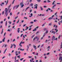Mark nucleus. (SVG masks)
Returning <instances> with one entry per match:
<instances>
[{
    "mask_svg": "<svg viewBox=\"0 0 62 62\" xmlns=\"http://www.w3.org/2000/svg\"><path fill=\"white\" fill-rule=\"evenodd\" d=\"M20 5H21V7L22 8H23V7L24 6V5L23 4V2L21 3Z\"/></svg>",
    "mask_w": 62,
    "mask_h": 62,
    "instance_id": "5",
    "label": "nucleus"
},
{
    "mask_svg": "<svg viewBox=\"0 0 62 62\" xmlns=\"http://www.w3.org/2000/svg\"><path fill=\"white\" fill-rule=\"evenodd\" d=\"M47 3H51V1L49 0H47Z\"/></svg>",
    "mask_w": 62,
    "mask_h": 62,
    "instance_id": "22",
    "label": "nucleus"
},
{
    "mask_svg": "<svg viewBox=\"0 0 62 62\" xmlns=\"http://www.w3.org/2000/svg\"><path fill=\"white\" fill-rule=\"evenodd\" d=\"M33 47L34 48L36 47V46H35L34 45H33Z\"/></svg>",
    "mask_w": 62,
    "mask_h": 62,
    "instance_id": "30",
    "label": "nucleus"
},
{
    "mask_svg": "<svg viewBox=\"0 0 62 62\" xmlns=\"http://www.w3.org/2000/svg\"><path fill=\"white\" fill-rule=\"evenodd\" d=\"M6 18H5L4 19V21L5 22L6 21Z\"/></svg>",
    "mask_w": 62,
    "mask_h": 62,
    "instance_id": "48",
    "label": "nucleus"
},
{
    "mask_svg": "<svg viewBox=\"0 0 62 62\" xmlns=\"http://www.w3.org/2000/svg\"><path fill=\"white\" fill-rule=\"evenodd\" d=\"M23 59H24V58H21V59H20V61H22V60H23Z\"/></svg>",
    "mask_w": 62,
    "mask_h": 62,
    "instance_id": "39",
    "label": "nucleus"
},
{
    "mask_svg": "<svg viewBox=\"0 0 62 62\" xmlns=\"http://www.w3.org/2000/svg\"><path fill=\"white\" fill-rule=\"evenodd\" d=\"M48 33V30H47L46 31V34H47V33Z\"/></svg>",
    "mask_w": 62,
    "mask_h": 62,
    "instance_id": "26",
    "label": "nucleus"
},
{
    "mask_svg": "<svg viewBox=\"0 0 62 62\" xmlns=\"http://www.w3.org/2000/svg\"><path fill=\"white\" fill-rule=\"evenodd\" d=\"M32 57L31 56H29L28 57V58H31Z\"/></svg>",
    "mask_w": 62,
    "mask_h": 62,
    "instance_id": "58",
    "label": "nucleus"
},
{
    "mask_svg": "<svg viewBox=\"0 0 62 62\" xmlns=\"http://www.w3.org/2000/svg\"><path fill=\"white\" fill-rule=\"evenodd\" d=\"M44 26H45V24H43L42 25V27H43Z\"/></svg>",
    "mask_w": 62,
    "mask_h": 62,
    "instance_id": "29",
    "label": "nucleus"
},
{
    "mask_svg": "<svg viewBox=\"0 0 62 62\" xmlns=\"http://www.w3.org/2000/svg\"><path fill=\"white\" fill-rule=\"evenodd\" d=\"M45 33H44L43 36V37H45Z\"/></svg>",
    "mask_w": 62,
    "mask_h": 62,
    "instance_id": "32",
    "label": "nucleus"
},
{
    "mask_svg": "<svg viewBox=\"0 0 62 62\" xmlns=\"http://www.w3.org/2000/svg\"><path fill=\"white\" fill-rule=\"evenodd\" d=\"M15 41V39H14L13 40V42H14Z\"/></svg>",
    "mask_w": 62,
    "mask_h": 62,
    "instance_id": "50",
    "label": "nucleus"
},
{
    "mask_svg": "<svg viewBox=\"0 0 62 62\" xmlns=\"http://www.w3.org/2000/svg\"><path fill=\"white\" fill-rule=\"evenodd\" d=\"M19 6L20 5H17L15 6L13 8V9H14L15 8L16 9H17V8H19Z\"/></svg>",
    "mask_w": 62,
    "mask_h": 62,
    "instance_id": "2",
    "label": "nucleus"
},
{
    "mask_svg": "<svg viewBox=\"0 0 62 62\" xmlns=\"http://www.w3.org/2000/svg\"><path fill=\"white\" fill-rule=\"evenodd\" d=\"M3 29H2V31L1 32V34H3Z\"/></svg>",
    "mask_w": 62,
    "mask_h": 62,
    "instance_id": "36",
    "label": "nucleus"
},
{
    "mask_svg": "<svg viewBox=\"0 0 62 62\" xmlns=\"http://www.w3.org/2000/svg\"><path fill=\"white\" fill-rule=\"evenodd\" d=\"M29 4V2L28 1H27V5H28Z\"/></svg>",
    "mask_w": 62,
    "mask_h": 62,
    "instance_id": "34",
    "label": "nucleus"
},
{
    "mask_svg": "<svg viewBox=\"0 0 62 62\" xmlns=\"http://www.w3.org/2000/svg\"><path fill=\"white\" fill-rule=\"evenodd\" d=\"M53 17H49L48 19L49 20H50L51 19H53Z\"/></svg>",
    "mask_w": 62,
    "mask_h": 62,
    "instance_id": "21",
    "label": "nucleus"
},
{
    "mask_svg": "<svg viewBox=\"0 0 62 62\" xmlns=\"http://www.w3.org/2000/svg\"><path fill=\"white\" fill-rule=\"evenodd\" d=\"M44 45V44H43L42 45V46H41V47H42Z\"/></svg>",
    "mask_w": 62,
    "mask_h": 62,
    "instance_id": "51",
    "label": "nucleus"
},
{
    "mask_svg": "<svg viewBox=\"0 0 62 62\" xmlns=\"http://www.w3.org/2000/svg\"><path fill=\"white\" fill-rule=\"evenodd\" d=\"M32 54H34L35 55H36V53H35V52L32 53Z\"/></svg>",
    "mask_w": 62,
    "mask_h": 62,
    "instance_id": "43",
    "label": "nucleus"
},
{
    "mask_svg": "<svg viewBox=\"0 0 62 62\" xmlns=\"http://www.w3.org/2000/svg\"><path fill=\"white\" fill-rule=\"evenodd\" d=\"M8 23L10 24H11V22L9 21L8 22Z\"/></svg>",
    "mask_w": 62,
    "mask_h": 62,
    "instance_id": "24",
    "label": "nucleus"
},
{
    "mask_svg": "<svg viewBox=\"0 0 62 62\" xmlns=\"http://www.w3.org/2000/svg\"><path fill=\"white\" fill-rule=\"evenodd\" d=\"M35 8H36V9H37V8H38V7L37 6H36Z\"/></svg>",
    "mask_w": 62,
    "mask_h": 62,
    "instance_id": "56",
    "label": "nucleus"
},
{
    "mask_svg": "<svg viewBox=\"0 0 62 62\" xmlns=\"http://www.w3.org/2000/svg\"><path fill=\"white\" fill-rule=\"evenodd\" d=\"M43 39V37H41V38L40 39H41V40H42V39Z\"/></svg>",
    "mask_w": 62,
    "mask_h": 62,
    "instance_id": "63",
    "label": "nucleus"
},
{
    "mask_svg": "<svg viewBox=\"0 0 62 62\" xmlns=\"http://www.w3.org/2000/svg\"><path fill=\"white\" fill-rule=\"evenodd\" d=\"M50 54V53L49 52L47 53V54H46V55H48V54Z\"/></svg>",
    "mask_w": 62,
    "mask_h": 62,
    "instance_id": "59",
    "label": "nucleus"
},
{
    "mask_svg": "<svg viewBox=\"0 0 62 62\" xmlns=\"http://www.w3.org/2000/svg\"><path fill=\"white\" fill-rule=\"evenodd\" d=\"M37 1L38 2H41V0H37Z\"/></svg>",
    "mask_w": 62,
    "mask_h": 62,
    "instance_id": "25",
    "label": "nucleus"
},
{
    "mask_svg": "<svg viewBox=\"0 0 62 62\" xmlns=\"http://www.w3.org/2000/svg\"><path fill=\"white\" fill-rule=\"evenodd\" d=\"M61 20H62V16H61Z\"/></svg>",
    "mask_w": 62,
    "mask_h": 62,
    "instance_id": "64",
    "label": "nucleus"
},
{
    "mask_svg": "<svg viewBox=\"0 0 62 62\" xmlns=\"http://www.w3.org/2000/svg\"><path fill=\"white\" fill-rule=\"evenodd\" d=\"M7 21H6V26H7Z\"/></svg>",
    "mask_w": 62,
    "mask_h": 62,
    "instance_id": "45",
    "label": "nucleus"
},
{
    "mask_svg": "<svg viewBox=\"0 0 62 62\" xmlns=\"http://www.w3.org/2000/svg\"><path fill=\"white\" fill-rule=\"evenodd\" d=\"M52 40H55V36H54L52 37Z\"/></svg>",
    "mask_w": 62,
    "mask_h": 62,
    "instance_id": "6",
    "label": "nucleus"
},
{
    "mask_svg": "<svg viewBox=\"0 0 62 62\" xmlns=\"http://www.w3.org/2000/svg\"><path fill=\"white\" fill-rule=\"evenodd\" d=\"M9 9V8H8L7 10V8H5V15H6V16H8V10Z\"/></svg>",
    "mask_w": 62,
    "mask_h": 62,
    "instance_id": "1",
    "label": "nucleus"
},
{
    "mask_svg": "<svg viewBox=\"0 0 62 62\" xmlns=\"http://www.w3.org/2000/svg\"><path fill=\"white\" fill-rule=\"evenodd\" d=\"M24 43V42H23L22 41H21V42H20V43H21V44H23Z\"/></svg>",
    "mask_w": 62,
    "mask_h": 62,
    "instance_id": "35",
    "label": "nucleus"
},
{
    "mask_svg": "<svg viewBox=\"0 0 62 62\" xmlns=\"http://www.w3.org/2000/svg\"><path fill=\"white\" fill-rule=\"evenodd\" d=\"M36 21H37V20L35 19V20H34L33 21H34V22H36Z\"/></svg>",
    "mask_w": 62,
    "mask_h": 62,
    "instance_id": "61",
    "label": "nucleus"
},
{
    "mask_svg": "<svg viewBox=\"0 0 62 62\" xmlns=\"http://www.w3.org/2000/svg\"><path fill=\"white\" fill-rule=\"evenodd\" d=\"M29 8H30V7H27L25 10V11H26V10H27V9H28Z\"/></svg>",
    "mask_w": 62,
    "mask_h": 62,
    "instance_id": "13",
    "label": "nucleus"
},
{
    "mask_svg": "<svg viewBox=\"0 0 62 62\" xmlns=\"http://www.w3.org/2000/svg\"><path fill=\"white\" fill-rule=\"evenodd\" d=\"M20 12H18V13L17 14V15H19V14H20Z\"/></svg>",
    "mask_w": 62,
    "mask_h": 62,
    "instance_id": "54",
    "label": "nucleus"
},
{
    "mask_svg": "<svg viewBox=\"0 0 62 62\" xmlns=\"http://www.w3.org/2000/svg\"><path fill=\"white\" fill-rule=\"evenodd\" d=\"M34 23V22H30V23Z\"/></svg>",
    "mask_w": 62,
    "mask_h": 62,
    "instance_id": "52",
    "label": "nucleus"
},
{
    "mask_svg": "<svg viewBox=\"0 0 62 62\" xmlns=\"http://www.w3.org/2000/svg\"><path fill=\"white\" fill-rule=\"evenodd\" d=\"M59 60L62 61V57L61 56H60L59 57Z\"/></svg>",
    "mask_w": 62,
    "mask_h": 62,
    "instance_id": "7",
    "label": "nucleus"
},
{
    "mask_svg": "<svg viewBox=\"0 0 62 62\" xmlns=\"http://www.w3.org/2000/svg\"><path fill=\"white\" fill-rule=\"evenodd\" d=\"M56 6V4L54 5V6L52 7V8L53 9L54 8V7H55V6Z\"/></svg>",
    "mask_w": 62,
    "mask_h": 62,
    "instance_id": "16",
    "label": "nucleus"
},
{
    "mask_svg": "<svg viewBox=\"0 0 62 62\" xmlns=\"http://www.w3.org/2000/svg\"><path fill=\"white\" fill-rule=\"evenodd\" d=\"M60 36H61V35H59V37H58V39H60Z\"/></svg>",
    "mask_w": 62,
    "mask_h": 62,
    "instance_id": "37",
    "label": "nucleus"
},
{
    "mask_svg": "<svg viewBox=\"0 0 62 62\" xmlns=\"http://www.w3.org/2000/svg\"><path fill=\"white\" fill-rule=\"evenodd\" d=\"M40 8L41 9V11H42V10H43V8H42V7L40 6Z\"/></svg>",
    "mask_w": 62,
    "mask_h": 62,
    "instance_id": "9",
    "label": "nucleus"
},
{
    "mask_svg": "<svg viewBox=\"0 0 62 62\" xmlns=\"http://www.w3.org/2000/svg\"><path fill=\"white\" fill-rule=\"evenodd\" d=\"M17 32L18 33H20V28H18L17 29Z\"/></svg>",
    "mask_w": 62,
    "mask_h": 62,
    "instance_id": "10",
    "label": "nucleus"
},
{
    "mask_svg": "<svg viewBox=\"0 0 62 62\" xmlns=\"http://www.w3.org/2000/svg\"><path fill=\"white\" fill-rule=\"evenodd\" d=\"M46 29H46V28H44V31H46Z\"/></svg>",
    "mask_w": 62,
    "mask_h": 62,
    "instance_id": "38",
    "label": "nucleus"
},
{
    "mask_svg": "<svg viewBox=\"0 0 62 62\" xmlns=\"http://www.w3.org/2000/svg\"><path fill=\"white\" fill-rule=\"evenodd\" d=\"M55 30L56 31V33L57 32H58V30L57 29H55Z\"/></svg>",
    "mask_w": 62,
    "mask_h": 62,
    "instance_id": "23",
    "label": "nucleus"
},
{
    "mask_svg": "<svg viewBox=\"0 0 62 62\" xmlns=\"http://www.w3.org/2000/svg\"><path fill=\"white\" fill-rule=\"evenodd\" d=\"M5 37H4V39H2V42H5Z\"/></svg>",
    "mask_w": 62,
    "mask_h": 62,
    "instance_id": "11",
    "label": "nucleus"
},
{
    "mask_svg": "<svg viewBox=\"0 0 62 62\" xmlns=\"http://www.w3.org/2000/svg\"><path fill=\"white\" fill-rule=\"evenodd\" d=\"M23 34H21L20 35V37H22V36H23Z\"/></svg>",
    "mask_w": 62,
    "mask_h": 62,
    "instance_id": "46",
    "label": "nucleus"
},
{
    "mask_svg": "<svg viewBox=\"0 0 62 62\" xmlns=\"http://www.w3.org/2000/svg\"><path fill=\"white\" fill-rule=\"evenodd\" d=\"M37 30V29H36V28H35V29L33 30V31H36Z\"/></svg>",
    "mask_w": 62,
    "mask_h": 62,
    "instance_id": "28",
    "label": "nucleus"
},
{
    "mask_svg": "<svg viewBox=\"0 0 62 62\" xmlns=\"http://www.w3.org/2000/svg\"><path fill=\"white\" fill-rule=\"evenodd\" d=\"M3 46H4L5 48H6L7 46V45L6 44H4Z\"/></svg>",
    "mask_w": 62,
    "mask_h": 62,
    "instance_id": "14",
    "label": "nucleus"
},
{
    "mask_svg": "<svg viewBox=\"0 0 62 62\" xmlns=\"http://www.w3.org/2000/svg\"><path fill=\"white\" fill-rule=\"evenodd\" d=\"M4 5V3L2 2V4H0V5L1 6H2L3 5Z\"/></svg>",
    "mask_w": 62,
    "mask_h": 62,
    "instance_id": "17",
    "label": "nucleus"
},
{
    "mask_svg": "<svg viewBox=\"0 0 62 62\" xmlns=\"http://www.w3.org/2000/svg\"><path fill=\"white\" fill-rule=\"evenodd\" d=\"M7 48H6L5 50V51H4V52L3 53V54H5V53L6 52V51H7Z\"/></svg>",
    "mask_w": 62,
    "mask_h": 62,
    "instance_id": "20",
    "label": "nucleus"
},
{
    "mask_svg": "<svg viewBox=\"0 0 62 62\" xmlns=\"http://www.w3.org/2000/svg\"><path fill=\"white\" fill-rule=\"evenodd\" d=\"M57 12H56L54 14V15H56V14H57Z\"/></svg>",
    "mask_w": 62,
    "mask_h": 62,
    "instance_id": "60",
    "label": "nucleus"
},
{
    "mask_svg": "<svg viewBox=\"0 0 62 62\" xmlns=\"http://www.w3.org/2000/svg\"><path fill=\"white\" fill-rule=\"evenodd\" d=\"M57 5H61L60 3H57Z\"/></svg>",
    "mask_w": 62,
    "mask_h": 62,
    "instance_id": "33",
    "label": "nucleus"
},
{
    "mask_svg": "<svg viewBox=\"0 0 62 62\" xmlns=\"http://www.w3.org/2000/svg\"><path fill=\"white\" fill-rule=\"evenodd\" d=\"M21 43H20L19 44V46H20L21 47H22V45H21Z\"/></svg>",
    "mask_w": 62,
    "mask_h": 62,
    "instance_id": "40",
    "label": "nucleus"
},
{
    "mask_svg": "<svg viewBox=\"0 0 62 62\" xmlns=\"http://www.w3.org/2000/svg\"><path fill=\"white\" fill-rule=\"evenodd\" d=\"M8 0H7V2L6 3V4L5 5L6 6H7V4H8Z\"/></svg>",
    "mask_w": 62,
    "mask_h": 62,
    "instance_id": "19",
    "label": "nucleus"
},
{
    "mask_svg": "<svg viewBox=\"0 0 62 62\" xmlns=\"http://www.w3.org/2000/svg\"><path fill=\"white\" fill-rule=\"evenodd\" d=\"M13 46V45H11V46L10 47V48H12V46Z\"/></svg>",
    "mask_w": 62,
    "mask_h": 62,
    "instance_id": "47",
    "label": "nucleus"
},
{
    "mask_svg": "<svg viewBox=\"0 0 62 62\" xmlns=\"http://www.w3.org/2000/svg\"><path fill=\"white\" fill-rule=\"evenodd\" d=\"M40 45H39L38 46V48H39V47H40Z\"/></svg>",
    "mask_w": 62,
    "mask_h": 62,
    "instance_id": "57",
    "label": "nucleus"
},
{
    "mask_svg": "<svg viewBox=\"0 0 62 62\" xmlns=\"http://www.w3.org/2000/svg\"><path fill=\"white\" fill-rule=\"evenodd\" d=\"M0 23H1V24H2V23H3V21H1V22H0Z\"/></svg>",
    "mask_w": 62,
    "mask_h": 62,
    "instance_id": "41",
    "label": "nucleus"
},
{
    "mask_svg": "<svg viewBox=\"0 0 62 62\" xmlns=\"http://www.w3.org/2000/svg\"><path fill=\"white\" fill-rule=\"evenodd\" d=\"M55 1H54L53 2L52 5H54V4H54V3H55Z\"/></svg>",
    "mask_w": 62,
    "mask_h": 62,
    "instance_id": "18",
    "label": "nucleus"
},
{
    "mask_svg": "<svg viewBox=\"0 0 62 62\" xmlns=\"http://www.w3.org/2000/svg\"><path fill=\"white\" fill-rule=\"evenodd\" d=\"M47 51H49V49H50V46H49L47 47Z\"/></svg>",
    "mask_w": 62,
    "mask_h": 62,
    "instance_id": "8",
    "label": "nucleus"
},
{
    "mask_svg": "<svg viewBox=\"0 0 62 62\" xmlns=\"http://www.w3.org/2000/svg\"><path fill=\"white\" fill-rule=\"evenodd\" d=\"M28 28H29V27H27V28L26 29H25V30H27V29H28Z\"/></svg>",
    "mask_w": 62,
    "mask_h": 62,
    "instance_id": "27",
    "label": "nucleus"
},
{
    "mask_svg": "<svg viewBox=\"0 0 62 62\" xmlns=\"http://www.w3.org/2000/svg\"><path fill=\"white\" fill-rule=\"evenodd\" d=\"M30 6H31V7H32V6H33V4L32 3H31L30 5Z\"/></svg>",
    "mask_w": 62,
    "mask_h": 62,
    "instance_id": "31",
    "label": "nucleus"
},
{
    "mask_svg": "<svg viewBox=\"0 0 62 62\" xmlns=\"http://www.w3.org/2000/svg\"><path fill=\"white\" fill-rule=\"evenodd\" d=\"M15 62H19V60H16V57L15 56Z\"/></svg>",
    "mask_w": 62,
    "mask_h": 62,
    "instance_id": "4",
    "label": "nucleus"
},
{
    "mask_svg": "<svg viewBox=\"0 0 62 62\" xmlns=\"http://www.w3.org/2000/svg\"><path fill=\"white\" fill-rule=\"evenodd\" d=\"M52 33H53V34L54 35V34H55V32L54 31H52Z\"/></svg>",
    "mask_w": 62,
    "mask_h": 62,
    "instance_id": "12",
    "label": "nucleus"
},
{
    "mask_svg": "<svg viewBox=\"0 0 62 62\" xmlns=\"http://www.w3.org/2000/svg\"><path fill=\"white\" fill-rule=\"evenodd\" d=\"M30 15L31 16H29V17H32V16H33V14H32V13H31L30 14Z\"/></svg>",
    "mask_w": 62,
    "mask_h": 62,
    "instance_id": "15",
    "label": "nucleus"
},
{
    "mask_svg": "<svg viewBox=\"0 0 62 62\" xmlns=\"http://www.w3.org/2000/svg\"><path fill=\"white\" fill-rule=\"evenodd\" d=\"M38 6V5L37 4H36L34 5V7H35V6Z\"/></svg>",
    "mask_w": 62,
    "mask_h": 62,
    "instance_id": "42",
    "label": "nucleus"
},
{
    "mask_svg": "<svg viewBox=\"0 0 62 62\" xmlns=\"http://www.w3.org/2000/svg\"><path fill=\"white\" fill-rule=\"evenodd\" d=\"M39 33V31H38L36 33V34H38Z\"/></svg>",
    "mask_w": 62,
    "mask_h": 62,
    "instance_id": "55",
    "label": "nucleus"
},
{
    "mask_svg": "<svg viewBox=\"0 0 62 62\" xmlns=\"http://www.w3.org/2000/svg\"><path fill=\"white\" fill-rule=\"evenodd\" d=\"M4 14V11H3V12H2V14L3 15Z\"/></svg>",
    "mask_w": 62,
    "mask_h": 62,
    "instance_id": "44",
    "label": "nucleus"
},
{
    "mask_svg": "<svg viewBox=\"0 0 62 62\" xmlns=\"http://www.w3.org/2000/svg\"><path fill=\"white\" fill-rule=\"evenodd\" d=\"M12 13L11 12L10 13V16H11V15H12Z\"/></svg>",
    "mask_w": 62,
    "mask_h": 62,
    "instance_id": "49",
    "label": "nucleus"
},
{
    "mask_svg": "<svg viewBox=\"0 0 62 62\" xmlns=\"http://www.w3.org/2000/svg\"><path fill=\"white\" fill-rule=\"evenodd\" d=\"M61 55H62V54H59V56H61Z\"/></svg>",
    "mask_w": 62,
    "mask_h": 62,
    "instance_id": "62",
    "label": "nucleus"
},
{
    "mask_svg": "<svg viewBox=\"0 0 62 62\" xmlns=\"http://www.w3.org/2000/svg\"><path fill=\"white\" fill-rule=\"evenodd\" d=\"M37 39V41H38V40H39V38H38V36H36L35 38H34L33 39V40H35V39Z\"/></svg>",
    "mask_w": 62,
    "mask_h": 62,
    "instance_id": "3",
    "label": "nucleus"
},
{
    "mask_svg": "<svg viewBox=\"0 0 62 62\" xmlns=\"http://www.w3.org/2000/svg\"><path fill=\"white\" fill-rule=\"evenodd\" d=\"M15 0H14L12 2V4H14V1H15Z\"/></svg>",
    "mask_w": 62,
    "mask_h": 62,
    "instance_id": "53",
    "label": "nucleus"
}]
</instances>
